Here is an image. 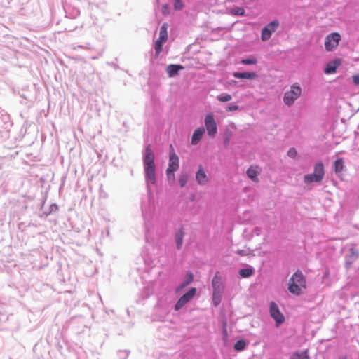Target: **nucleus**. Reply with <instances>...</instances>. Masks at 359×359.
Instances as JSON below:
<instances>
[{
    "instance_id": "nucleus-1",
    "label": "nucleus",
    "mask_w": 359,
    "mask_h": 359,
    "mask_svg": "<svg viewBox=\"0 0 359 359\" xmlns=\"http://www.w3.org/2000/svg\"><path fill=\"white\" fill-rule=\"evenodd\" d=\"M154 159L155 156L151 147L150 144H147L143 154V165L145 182L149 191L151 189L150 184H155L156 182Z\"/></svg>"
},
{
    "instance_id": "nucleus-2",
    "label": "nucleus",
    "mask_w": 359,
    "mask_h": 359,
    "mask_svg": "<svg viewBox=\"0 0 359 359\" xmlns=\"http://www.w3.org/2000/svg\"><path fill=\"white\" fill-rule=\"evenodd\" d=\"M325 175L324 165L322 161H318L314 165V171L313 173L305 175L304 177V182L306 184L313 182H320Z\"/></svg>"
},
{
    "instance_id": "nucleus-3",
    "label": "nucleus",
    "mask_w": 359,
    "mask_h": 359,
    "mask_svg": "<svg viewBox=\"0 0 359 359\" xmlns=\"http://www.w3.org/2000/svg\"><path fill=\"white\" fill-rule=\"evenodd\" d=\"M302 88L298 83H293L289 91L284 93L283 102L285 105L290 107L301 96Z\"/></svg>"
},
{
    "instance_id": "nucleus-4",
    "label": "nucleus",
    "mask_w": 359,
    "mask_h": 359,
    "mask_svg": "<svg viewBox=\"0 0 359 359\" xmlns=\"http://www.w3.org/2000/svg\"><path fill=\"white\" fill-rule=\"evenodd\" d=\"M179 157L175 154L173 146L170 145L168 167L166 170V175L168 179L174 177V172L179 169Z\"/></svg>"
},
{
    "instance_id": "nucleus-5",
    "label": "nucleus",
    "mask_w": 359,
    "mask_h": 359,
    "mask_svg": "<svg viewBox=\"0 0 359 359\" xmlns=\"http://www.w3.org/2000/svg\"><path fill=\"white\" fill-rule=\"evenodd\" d=\"M279 21L273 20L262 29L261 39L262 41H268L273 32L276 31L279 27Z\"/></svg>"
},
{
    "instance_id": "nucleus-6",
    "label": "nucleus",
    "mask_w": 359,
    "mask_h": 359,
    "mask_svg": "<svg viewBox=\"0 0 359 359\" xmlns=\"http://www.w3.org/2000/svg\"><path fill=\"white\" fill-rule=\"evenodd\" d=\"M205 130L209 137H214L217 133V126L215 120L214 115L212 113L208 114L204 120Z\"/></svg>"
},
{
    "instance_id": "nucleus-7",
    "label": "nucleus",
    "mask_w": 359,
    "mask_h": 359,
    "mask_svg": "<svg viewBox=\"0 0 359 359\" xmlns=\"http://www.w3.org/2000/svg\"><path fill=\"white\" fill-rule=\"evenodd\" d=\"M269 313L271 317L275 320L276 327H279L284 323L285 316L280 312L278 304L275 302H271L269 304Z\"/></svg>"
},
{
    "instance_id": "nucleus-8",
    "label": "nucleus",
    "mask_w": 359,
    "mask_h": 359,
    "mask_svg": "<svg viewBox=\"0 0 359 359\" xmlns=\"http://www.w3.org/2000/svg\"><path fill=\"white\" fill-rule=\"evenodd\" d=\"M341 35L338 32L329 34L325 39V47L326 50L332 51L339 45Z\"/></svg>"
},
{
    "instance_id": "nucleus-9",
    "label": "nucleus",
    "mask_w": 359,
    "mask_h": 359,
    "mask_svg": "<svg viewBox=\"0 0 359 359\" xmlns=\"http://www.w3.org/2000/svg\"><path fill=\"white\" fill-rule=\"evenodd\" d=\"M212 292L223 293L224 290V285L222 282V278L217 272L212 279Z\"/></svg>"
},
{
    "instance_id": "nucleus-10",
    "label": "nucleus",
    "mask_w": 359,
    "mask_h": 359,
    "mask_svg": "<svg viewBox=\"0 0 359 359\" xmlns=\"http://www.w3.org/2000/svg\"><path fill=\"white\" fill-rule=\"evenodd\" d=\"M63 8L65 12V17L71 19H74L80 15L79 9L71 5L70 4H65Z\"/></svg>"
},
{
    "instance_id": "nucleus-11",
    "label": "nucleus",
    "mask_w": 359,
    "mask_h": 359,
    "mask_svg": "<svg viewBox=\"0 0 359 359\" xmlns=\"http://www.w3.org/2000/svg\"><path fill=\"white\" fill-rule=\"evenodd\" d=\"M290 280L294 282L295 284H299V285L302 286L303 288H306V279L300 270L295 271Z\"/></svg>"
},
{
    "instance_id": "nucleus-12",
    "label": "nucleus",
    "mask_w": 359,
    "mask_h": 359,
    "mask_svg": "<svg viewBox=\"0 0 359 359\" xmlns=\"http://www.w3.org/2000/svg\"><path fill=\"white\" fill-rule=\"evenodd\" d=\"M340 65L341 60L339 59H335L329 62L324 69L325 74H332L335 73Z\"/></svg>"
},
{
    "instance_id": "nucleus-13",
    "label": "nucleus",
    "mask_w": 359,
    "mask_h": 359,
    "mask_svg": "<svg viewBox=\"0 0 359 359\" xmlns=\"http://www.w3.org/2000/svg\"><path fill=\"white\" fill-rule=\"evenodd\" d=\"M205 133V128L203 126L197 128L193 133L191 136V144L196 145L201 140Z\"/></svg>"
},
{
    "instance_id": "nucleus-14",
    "label": "nucleus",
    "mask_w": 359,
    "mask_h": 359,
    "mask_svg": "<svg viewBox=\"0 0 359 359\" xmlns=\"http://www.w3.org/2000/svg\"><path fill=\"white\" fill-rule=\"evenodd\" d=\"M233 76L236 79H255L258 75L254 72H234Z\"/></svg>"
},
{
    "instance_id": "nucleus-15",
    "label": "nucleus",
    "mask_w": 359,
    "mask_h": 359,
    "mask_svg": "<svg viewBox=\"0 0 359 359\" xmlns=\"http://www.w3.org/2000/svg\"><path fill=\"white\" fill-rule=\"evenodd\" d=\"M260 169L257 166H250L246 171V175L249 179L255 182H259L258 175L260 173Z\"/></svg>"
},
{
    "instance_id": "nucleus-16",
    "label": "nucleus",
    "mask_w": 359,
    "mask_h": 359,
    "mask_svg": "<svg viewBox=\"0 0 359 359\" xmlns=\"http://www.w3.org/2000/svg\"><path fill=\"white\" fill-rule=\"evenodd\" d=\"M12 126L10 116L6 112H0V128L8 129Z\"/></svg>"
},
{
    "instance_id": "nucleus-17",
    "label": "nucleus",
    "mask_w": 359,
    "mask_h": 359,
    "mask_svg": "<svg viewBox=\"0 0 359 359\" xmlns=\"http://www.w3.org/2000/svg\"><path fill=\"white\" fill-rule=\"evenodd\" d=\"M184 234L185 233L182 226H180L179 229L175 232V240L177 250H180L182 248Z\"/></svg>"
},
{
    "instance_id": "nucleus-18",
    "label": "nucleus",
    "mask_w": 359,
    "mask_h": 359,
    "mask_svg": "<svg viewBox=\"0 0 359 359\" xmlns=\"http://www.w3.org/2000/svg\"><path fill=\"white\" fill-rule=\"evenodd\" d=\"M196 180L198 184L200 185H205L208 182V178L205 174V172L201 166H200V168L196 174Z\"/></svg>"
},
{
    "instance_id": "nucleus-19",
    "label": "nucleus",
    "mask_w": 359,
    "mask_h": 359,
    "mask_svg": "<svg viewBox=\"0 0 359 359\" xmlns=\"http://www.w3.org/2000/svg\"><path fill=\"white\" fill-rule=\"evenodd\" d=\"M255 272V270L252 266L247 265L246 267L242 268L238 271V274L243 278H248L252 276Z\"/></svg>"
},
{
    "instance_id": "nucleus-20",
    "label": "nucleus",
    "mask_w": 359,
    "mask_h": 359,
    "mask_svg": "<svg viewBox=\"0 0 359 359\" xmlns=\"http://www.w3.org/2000/svg\"><path fill=\"white\" fill-rule=\"evenodd\" d=\"M302 288H303L302 286L299 285V284H295L294 282L289 280L288 290L291 294L296 296L301 295L302 294Z\"/></svg>"
},
{
    "instance_id": "nucleus-21",
    "label": "nucleus",
    "mask_w": 359,
    "mask_h": 359,
    "mask_svg": "<svg viewBox=\"0 0 359 359\" xmlns=\"http://www.w3.org/2000/svg\"><path fill=\"white\" fill-rule=\"evenodd\" d=\"M183 66L181 65L171 64L167 67L166 71L170 77H174L177 75L179 71L183 69Z\"/></svg>"
},
{
    "instance_id": "nucleus-22",
    "label": "nucleus",
    "mask_w": 359,
    "mask_h": 359,
    "mask_svg": "<svg viewBox=\"0 0 359 359\" xmlns=\"http://www.w3.org/2000/svg\"><path fill=\"white\" fill-rule=\"evenodd\" d=\"M167 39H165V37H163V36H159L158 39L155 41L154 49L156 57H158L162 51L163 45L167 41Z\"/></svg>"
},
{
    "instance_id": "nucleus-23",
    "label": "nucleus",
    "mask_w": 359,
    "mask_h": 359,
    "mask_svg": "<svg viewBox=\"0 0 359 359\" xmlns=\"http://www.w3.org/2000/svg\"><path fill=\"white\" fill-rule=\"evenodd\" d=\"M289 359H309L308 350L303 351H296L292 353Z\"/></svg>"
},
{
    "instance_id": "nucleus-24",
    "label": "nucleus",
    "mask_w": 359,
    "mask_h": 359,
    "mask_svg": "<svg viewBox=\"0 0 359 359\" xmlns=\"http://www.w3.org/2000/svg\"><path fill=\"white\" fill-rule=\"evenodd\" d=\"M196 287H190L187 292H186L182 297L188 303L190 302L196 294Z\"/></svg>"
},
{
    "instance_id": "nucleus-25",
    "label": "nucleus",
    "mask_w": 359,
    "mask_h": 359,
    "mask_svg": "<svg viewBox=\"0 0 359 359\" xmlns=\"http://www.w3.org/2000/svg\"><path fill=\"white\" fill-rule=\"evenodd\" d=\"M194 280V274L191 271H188L185 276L184 280L181 283L180 287L184 288L191 284Z\"/></svg>"
},
{
    "instance_id": "nucleus-26",
    "label": "nucleus",
    "mask_w": 359,
    "mask_h": 359,
    "mask_svg": "<svg viewBox=\"0 0 359 359\" xmlns=\"http://www.w3.org/2000/svg\"><path fill=\"white\" fill-rule=\"evenodd\" d=\"M344 168V161L342 158H337L334 161V171L336 174H339L342 172Z\"/></svg>"
},
{
    "instance_id": "nucleus-27",
    "label": "nucleus",
    "mask_w": 359,
    "mask_h": 359,
    "mask_svg": "<svg viewBox=\"0 0 359 359\" xmlns=\"http://www.w3.org/2000/svg\"><path fill=\"white\" fill-rule=\"evenodd\" d=\"M247 346L246 341L241 339H238L233 345V348L236 351H243Z\"/></svg>"
},
{
    "instance_id": "nucleus-28",
    "label": "nucleus",
    "mask_w": 359,
    "mask_h": 359,
    "mask_svg": "<svg viewBox=\"0 0 359 359\" xmlns=\"http://www.w3.org/2000/svg\"><path fill=\"white\" fill-rule=\"evenodd\" d=\"M223 293L219 292H212V304L216 307L217 306L221 301Z\"/></svg>"
},
{
    "instance_id": "nucleus-29",
    "label": "nucleus",
    "mask_w": 359,
    "mask_h": 359,
    "mask_svg": "<svg viewBox=\"0 0 359 359\" xmlns=\"http://www.w3.org/2000/svg\"><path fill=\"white\" fill-rule=\"evenodd\" d=\"M231 14L237 16H244L245 11L243 7L236 6L231 9Z\"/></svg>"
},
{
    "instance_id": "nucleus-30",
    "label": "nucleus",
    "mask_w": 359,
    "mask_h": 359,
    "mask_svg": "<svg viewBox=\"0 0 359 359\" xmlns=\"http://www.w3.org/2000/svg\"><path fill=\"white\" fill-rule=\"evenodd\" d=\"M241 63L246 65H255L257 63V60L255 57L243 58L241 60Z\"/></svg>"
},
{
    "instance_id": "nucleus-31",
    "label": "nucleus",
    "mask_w": 359,
    "mask_h": 359,
    "mask_svg": "<svg viewBox=\"0 0 359 359\" xmlns=\"http://www.w3.org/2000/svg\"><path fill=\"white\" fill-rule=\"evenodd\" d=\"M218 101L221 102H229L232 99V96L227 93H222L217 97Z\"/></svg>"
},
{
    "instance_id": "nucleus-32",
    "label": "nucleus",
    "mask_w": 359,
    "mask_h": 359,
    "mask_svg": "<svg viewBox=\"0 0 359 359\" xmlns=\"http://www.w3.org/2000/svg\"><path fill=\"white\" fill-rule=\"evenodd\" d=\"M187 302L184 300V298H182V297L181 296L180 297V299L177 300V302H176V304H175V311H179L182 308H183L186 304H187Z\"/></svg>"
},
{
    "instance_id": "nucleus-33",
    "label": "nucleus",
    "mask_w": 359,
    "mask_h": 359,
    "mask_svg": "<svg viewBox=\"0 0 359 359\" xmlns=\"http://www.w3.org/2000/svg\"><path fill=\"white\" fill-rule=\"evenodd\" d=\"M142 215H143V217H144V219L145 238L147 240L149 238V236L150 229H149V222L147 220L146 215H145V213H144L143 210H142Z\"/></svg>"
},
{
    "instance_id": "nucleus-34",
    "label": "nucleus",
    "mask_w": 359,
    "mask_h": 359,
    "mask_svg": "<svg viewBox=\"0 0 359 359\" xmlns=\"http://www.w3.org/2000/svg\"><path fill=\"white\" fill-rule=\"evenodd\" d=\"M184 6L182 0H174L173 7L175 11H181Z\"/></svg>"
},
{
    "instance_id": "nucleus-35",
    "label": "nucleus",
    "mask_w": 359,
    "mask_h": 359,
    "mask_svg": "<svg viewBox=\"0 0 359 359\" xmlns=\"http://www.w3.org/2000/svg\"><path fill=\"white\" fill-rule=\"evenodd\" d=\"M188 181V175L182 174L179 177V183L181 187H184Z\"/></svg>"
},
{
    "instance_id": "nucleus-36",
    "label": "nucleus",
    "mask_w": 359,
    "mask_h": 359,
    "mask_svg": "<svg viewBox=\"0 0 359 359\" xmlns=\"http://www.w3.org/2000/svg\"><path fill=\"white\" fill-rule=\"evenodd\" d=\"M130 351L128 350H120L118 351V357L119 359H127L129 355Z\"/></svg>"
},
{
    "instance_id": "nucleus-37",
    "label": "nucleus",
    "mask_w": 359,
    "mask_h": 359,
    "mask_svg": "<svg viewBox=\"0 0 359 359\" xmlns=\"http://www.w3.org/2000/svg\"><path fill=\"white\" fill-rule=\"evenodd\" d=\"M167 27L168 25L166 23L163 24L160 28L159 36H163V37H165V39H168Z\"/></svg>"
},
{
    "instance_id": "nucleus-38",
    "label": "nucleus",
    "mask_w": 359,
    "mask_h": 359,
    "mask_svg": "<svg viewBox=\"0 0 359 359\" xmlns=\"http://www.w3.org/2000/svg\"><path fill=\"white\" fill-rule=\"evenodd\" d=\"M287 156L290 158H295L297 156V151L296 149L294 147L290 148L287 151Z\"/></svg>"
},
{
    "instance_id": "nucleus-39",
    "label": "nucleus",
    "mask_w": 359,
    "mask_h": 359,
    "mask_svg": "<svg viewBox=\"0 0 359 359\" xmlns=\"http://www.w3.org/2000/svg\"><path fill=\"white\" fill-rule=\"evenodd\" d=\"M72 48L74 50H76L77 48H81V49H91L90 44L89 43H86V45H78V46H73Z\"/></svg>"
},
{
    "instance_id": "nucleus-40",
    "label": "nucleus",
    "mask_w": 359,
    "mask_h": 359,
    "mask_svg": "<svg viewBox=\"0 0 359 359\" xmlns=\"http://www.w3.org/2000/svg\"><path fill=\"white\" fill-rule=\"evenodd\" d=\"M239 109V106L238 105H236V104H230L226 108V111H236Z\"/></svg>"
},
{
    "instance_id": "nucleus-41",
    "label": "nucleus",
    "mask_w": 359,
    "mask_h": 359,
    "mask_svg": "<svg viewBox=\"0 0 359 359\" xmlns=\"http://www.w3.org/2000/svg\"><path fill=\"white\" fill-rule=\"evenodd\" d=\"M57 209H58V206L56 204L54 203V204L50 205V208H49V212L47 213V215H50L52 212L57 211Z\"/></svg>"
},
{
    "instance_id": "nucleus-42",
    "label": "nucleus",
    "mask_w": 359,
    "mask_h": 359,
    "mask_svg": "<svg viewBox=\"0 0 359 359\" xmlns=\"http://www.w3.org/2000/svg\"><path fill=\"white\" fill-rule=\"evenodd\" d=\"M353 81L355 85H356V86L359 85V74L353 76Z\"/></svg>"
},
{
    "instance_id": "nucleus-43",
    "label": "nucleus",
    "mask_w": 359,
    "mask_h": 359,
    "mask_svg": "<svg viewBox=\"0 0 359 359\" xmlns=\"http://www.w3.org/2000/svg\"><path fill=\"white\" fill-rule=\"evenodd\" d=\"M261 232L262 229L260 227H255L253 229V233L255 234L256 236H259L261 234Z\"/></svg>"
},
{
    "instance_id": "nucleus-44",
    "label": "nucleus",
    "mask_w": 359,
    "mask_h": 359,
    "mask_svg": "<svg viewBox=\"0 0 359 359\" xmlns=\"http://www.w3.org/2000/svg\"><path fill=\"white\" fill-rule=\"evenodd\" d=\"M76 27H74V28H69V29H68V28H65V31H67V32H72V31L74 30Z\"/></svg>"
},
{
    "instance_id": "nucleus-45",
    "label": "nucleus",
    "mask_w": 359,
    "mask_h": 359,
    "mask_svg": "<svg viewBox=\"0 0 359 359\" xmlns=\"http://www.w3.org/2000/svg\"><path fill=\"white\" fill-rule=\"evenodd\" d=\"M351 257H356L357 255L355 254L354 252H352L351 255Z\"/></svg>"
},
{
    "instance_id": "nucleus-46",
    "label": "nucleus",
    "mask_w": 359,
    "mask_h": 359,
    "mask_svg": "<svg viewBox=\"0 0 359 359\" xmlns=\"http://www.w3.org/2000/svg\"><path fill=\"white\" fill-rule=\"evenodd\" d=\"M98 57H99L98 56H93V57H91V59L92 60H97V59H98Z\"/></svg>"
},
{
    "instance_id": "nucleus-47",
    "label": "nucleus",
    "mask_w": 359,
    "mask_h": 359,
    "mask_svg": "<svg viewBox=\"0 0 359 359\" xmlns=\"http://www.w3.org/2000/svg\"><path fill=\"white\" fill-rule=\"evenodd\" d=\"M228 142H229V139H228V138H226V139L225 140V141H224V143H225V144H227Z\"/></svg>"
},
{
    "instance_id": "nucleus-48",
    "label": "nucleus",
    "mask_w": 359,
    "mask_h": 359,
    "mask_svg": "<svg viewBox=\"0 0 359 359\" xmlns=\"http://www.w3.org/2000/svg\"><path fill=\"white\" fill-rule=\"evenodd\" d=\"M168 8L167 5L163 6V8Z\"/></svg>"
}]
</instances>
